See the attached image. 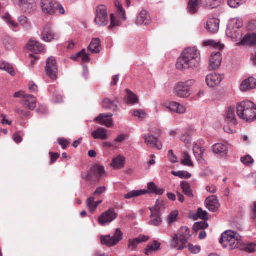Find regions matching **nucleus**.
Wrapping results in <instances>:
<instances>
[{"label": "nucleus", "instance_id": "nucleus-1", "mask_svg": "<svg viewBox=\"0 0 256 256\" xmlns=\"http://www.w3.org/2000/svg\"><path fill=\"white\" fill-rule=\"evenodd\" d=\"M200 62V51L195 48L184 49L177 60L176 64L178 70H183L193 69L198 66Z\"/></svg>", "mask_w": 256, "mask_h": 256}, {"label": "nucleus", "instance_id": "nucleus-21", "mask_svg": "<svg viewBox=\"0 0 256 256\" xmlns=\"http://www.w3.org/2000/svg\"><path fill=\"white\" fill-rule=\"evenodd\" d=\"M112 116V114H101L98 117L94 118V122H98L102 125H104L110 128L113 126L112 120V119H105L106 118H110Z\"/></svg>", "mask_w": 256, "mask_h": 256}, {"label": "nucleus", "instance_id": "nucleus-35", "mask_svg": "<svg viewBox=\"0 0 256 256\" xmlns=\"http://www.w3.org/2000/svg\"><path fill=\"white\" fill-rule=\"evenodd\" d=\"M123 232L122 230L119 228H116L114 234L112 236V238L113 241V244L116 245L120 241L122 240Z\"/></svg>", "mask_w": 256, "mask_h": 256}, {"label": "nucleus", "instance_id": "nucleus-24", "mask_svg": "<svg viewBox=\"0 0 256 256\" xmlns=\"http://www.w3.org/2000/svg\"><path fill=\"white\" fill-rule=\"evenodd\" d=\"M220 20L216 18H212L208 20L206 28L212 33H216L219 30Z\"/></svg>", "mask_w": 256, "mask_h": 256}, {"label": "nucleus", "instance_id": "nucleus-59", "mask_svg": "<svg viewBox=\"0 0 256 256\" xmlns=\"http://www.w3.org/2000/svg\"><path fill=\"white\" fill-rule=\"evenodd\" d=\"M168 157L170 162L172 163H176L178 162L177 156L174 154L172 150H170L168 152Z\"/></svg>", "mask_w": 256, "mask_h": 256}, {"label": "nucleus", "instance_id": "nucleus-32", "mask_svg": "<svg viewBox=\"0 0 256 256\" xmlns=\"http://www.w3.org/2000/svg\"><path fill=\"white\" fill-rule=\"evenodd\" d=\"M213 151L216 154L226 155L228 152V148L226 145L218 143L214 145Z\"/></svg>", "mask_w": 256, "mask_h": 256}, {"label": "nucleus", "instance_id": "nucleus-14", "mask_svg": "<svg viewBox=\"0 0 256 256\" xmlns=\"http://www.w3.org/2000/svg\"><path fill=\"white\" fill-rule=\"evenodd\" d=\"M142 138L144 139V142L148 146L156 148L158 150L162 149V145L157 137L152 134H149L148 136L144 134L142 136Z\"/></svg>", "mask_w": 256, "mask_h": 256}, {"label": "nucleus", "instance_id": "nucleus-38", "mask_svg": "<svg viewBox=\"0 0 256 256\" xmlns=\"http://www.w3.org/2000/svg\"><path fill=\"white\" fill-rule=\"evenodd\" d=\"M126 102L128 104H134L138 102V98L132 92L128 90H126Z\"/></svg>", "mask_w": 256, "mask_h": 256}, {"label": "nucleus", "instance_id": "nucleus-52", "mask_svg": "<svg viewBox=\"0 0 256 256\" xmlns=\"http://www.w3.org/2000/svg\"><path fill=\"white\" fill-rule=\"evenodd\" d=\"M246 2V0H228V4L232 8H237Z\"/></svg>", "mask_w": 256, "mask_h": 256}, {"label": "nucleus", "instance_id": "nucleus-46", "mask_svg": "<svg viewBox=\"0 0 256 256\" xmlns=\"http://www.w3.org/2000/svg\"><path fill=\"white\" fill-rule=\"evenodd\" d=\"M86 205L90 212H94L97 208V206L93 196H90L86 200Z\"/></svg>", "mask_w": 256, "mask_h": 256}, {"label": "nucleus", "instance_id": "nucleus-54", "mask_svg": "<svg viewBox=\"0 0 256 256\" xmlns=\"http://www.w3.org/2000/svg\"><path fill=\"white\" fill-rule=\"evenodd\" d=\"M133 114L140 120L144 119L146 116V112L142 110H136L133 111Z\"/></svg>", "mask_w": 256, "mask_h": 256}, {"label": "nucleus", "instance_id": "nucleus-31", "mask_svg": "<svg viewBox=\"0 0 256 256\" xmlns=\"http://www.w3.org/2000/svg\"><path fill=\"white\" fill-rule=\"evenodd\" d=\"M193 152L197 160L202 162L204 158V150L196 144L193 147Z\"/></svg>", "mask_w": 256, "mask_h": 256}, {"label": "nucleus", "instance_id": "nucleus-4", "mask_svg": "<svg viewBox=\"0 0 256 256\" xmlns=\"http://www.w3.org/2000/svg\"><path fill=\"white\" fill-rule=\"evenodd\" d=\"M105 173L104 166L97 164L92 166L88 172H82V177L86 181L93 184L99 182Z\"/></svg>", "mask_w": 256, "mask_h": 256}, {"label": "nucleus", "instance_id": "nucleus-60", "mask_svg": "<svg viewBox=\"0 0 256 256\" xmlns=\"http://www.w3.org/2000/svg\"><path fill=\"white\" fill-rule=\"evenodd\" d=\"M106 190V188L104 186L98 187L94 192L93 195L95 196H99L105 192Z\"/></svg>", "mask_w": 256, "mask_h": 256}, {"label": "nucleus", "instance_id": "nucleus-44", "mask_svg": "<svg viewBox=\"0 0 256 256\" xmlns=\"http://www.w3.org/2000/svg\"><path fill=\"white\" fill-rule=\"evenodd\" d=\"M2 18L11 28H16L18 26V24L12 20L10 14L6 13L4 16H2Z\"/></svg>", "mask_w": 256, "mask_h": 256}, {"label": "nucleus", "instance_id": "nucleus-37", "mask_svg": "<svg viewBox=\"0 0 256 256\" xmlns=\"http://www.w3.org/2000/svg\"><path fill=\"white\" fill-rule=\"evenodd\" d=\"M0 70H4L7 72L11 76L15 74L13 67L10 64L3 61H0Z\"/></svg>", "mask_w": 256, "mask_h": 256}, {"label": "nucleus", "instance_id": "nucleus-3", "mask_svg": "<svg viewBox=\"0 0 256 256\" xmlns=\"http://www.w3.org/2000/svg\"><path fill=\"white\" fill-rule=\"evenodd\" d=\"M220 243L224 248L234 250L240 248L242 244V240L241 236L236 232L227 230L222 234Z\"/></svg>", "mask_w": 256, "mask_h": 256}, {"label": "nucleus", "instance_id": "nucleus-10", "mask_svg": "<svg viewBox=\"0 0 256 256\" xmlns=\"http://www.w3.org/2000/svg\"><path fill=\"white\" fill-rule=\"evenodd\" d=\"M118 216V214L114 208H110L106 212H103L98 218L100 224L104 226L114 221Z\"/></svg>", "mask_w": 256, "mask_h": 256}, {"label": "nucleus", "instance_id": "nucleus-25", "mask_svg": "<svg viewBox=\"0 0 256 256\" xmlns=\"http://www.w3.org/2000/svg\"><path fill=\"white\" fill-rule=\"evenodd\" d=\"M86 50L83 49L75 55L71 56V59L74 61L82 62L83 63L89 62L90 58L89 55L86 54Z\"/></svg>", "mask_w": 256, "mask_h": 256}, {"label": "nucleus", "instance_id": "nucleus-40", "mask_svg": "<svg viewBox=\"0 0 256 256\" xmlns=\"http://www.w3.org/2000/svg\"><path fill=\"white\" fill-rule=\"evenodd\" d=\"M146 193L144 190H132L127 193L124 196L126 199H130L133 198L137 197L142 195H144Z\"/></svg>", "mask_w": 256, "mask_h": 256}, {"label": "nucleus", "instance_id": "nucleus-16", "mask_svg": "<svg viewBox=\"0 0 256 256\" xmlns=\"http://www.w3.org/2000/svg\"><path fill=\"white\" fill-rule=\"evenodd\" d=\"M26 48L29 51L38 54L45 51L44 46L39 42L34 40H30L26 44Z\"/></svg>", "mask_w": 256, "mask_h": 256}, {"label": "nucleus", "instance_id": "nucleus-26", "mask_svg": "<svg viewBox=\"0 0 256 256\" xmlns=\"http://www.w3.org/2000/svg\"><path fill=\"white\" fill-rule=\"evenodd\" d=\"M91 136L94 139L104 140L107 139V130L103 128H99L91 132Z\"/></svg>", "mask_w": 256, "mask_h": 256}, {"label": "nucleus", "instance_id": "nucleus-15", "mask_svg": "<svg viewBox=\"0 0 256 256\" xmlns=\"http://www.w3.org/2000/svg\"><path fill=\"white\" fill-rule=\"evenodd\" d=\"M151 22V18L148 12L146 10H140L136 16V23L138 26L148 25Z\"/></svg>", "mask_w": 256, "mask_h": 256}, {"label": "nucleus", "instance_id": "nucleus-8", "mask_svg": "<svg viewBox=\"0 0 256 256\" xmlns=\"http://www.w3.org/2000/svg\"><path fill=\"white\" fill-rule=\"evenodd\" d=\"M162 206L158 200L154 207L150 208L151 212L150 218L151 220L149 222V224L151 225L155 226H158L162 223V220L160 218V208Z\"/></svg>", "mask_w": 256, "mask_h": 256}, {"label": "nucleus", "instance_id": "nucleus-36", "mask_svg": "<svg viewBox=\"0 0 256 256\" xmlns=\"http://www.w3.org/2000/svg\"><path fill=\"white\" fill-rule=\"evenodd\" d=\"M181 188L184 194L188 198H192L194 194L189 184L186 182H182L180 184Z\"/></svg>", "mask_w": 256, "mask_h": 256}, {"label": "nucleus", "instance_id": "nucleus-45", "mask_svg": "<svg viewBox=\"0 0 256 256\" xmlns=\"http://www.w3.org/2000/svg\"><path fill=\"white\" fill-rule=\"evenodd\" d=\"M242 42L250 45H256V34H252L246 35Z\"/></svg>", "mask_w": 256, "mask_h": 256}, {"label": "nucleus", "instance_id": "nucleus-13", "mask_svg": "<svg viewBox=\"0 0 256 256\" xmlns=\"http://www.w3.org/2000/svg\"><path fill=\"white\" fill-rule=\"evenodd\" d=\"M223 78V75L214 72L208 74L206 76V80L208 86L214 88L220 85Z\"/></svg>", "mask_w": 256, "mask_h": 256}, {"label": "nucleus", "instance_id": "nucleus-41", "mask_svg": "<svg viewBox=\"0 0 256 256\" xmlns=\"http://www.w3.org/2000/svg\"><path fill=\"white\" fill-rule=\"evenodd\" d=\"M102 106L107 110H115L117 108V106L109 98H106L103 100Z\"/></svg>", "mask_w": 256, "mask_h": 256}, {"label": "nucleus", "instance_id": "nucleus-20", "mask_svg": "<svg viewBox=\"0 0 256 256\" xmlns=\"http://www.w3.org/2000/svg\"><path fill=\"white\" fill-rule=\"evenodd\" d=\"M41 6L44 13L50 15L54 14L55 6L53 0H42Z\"/></svg>", "mask_w": 256, "mask_h": 256}, {"label": "nucleus", "instance_id": "nucleus-63", "mask_svg": "<svg viewBox=\"0 0 256 256\" xmlns=\"http://www.w3.org/2000/svg\"><path fill=\"white\" fill-rule=\"evenodd\" d=\"M186 108L183 105L178 103V106H176V112L182 114H184L186 112Z\"/></svg>", "mask_w": 256, "mask_h": 256}, {"label": "nucleus", "instance_id": "nucleus-49", "mask_svg": "<svg viewBox=\"0 0 256 256\" xmlns=\"http://www.w3.org/2000/svg\"><path fill=\"white\" fill-rule=\"evenodd\" d=\"M172 174L176 176H178L180 178H185L188 179L190 178L192 176L191 174L186 171H172Z\"/></svg>", "mask_w": 256, "mask_h": 256}, {"label": "nucleus", "instance_id": "nucleus-30", "mask_svg": "<svg viewBox=\"0 0 256 256\" xmlns=\"http://www.w3.org/2000/svg\"><path fill=\"white\" fill-rule=\"evenodd\" d=\"M100 40L98 38H92L88 46V50L92 54L100 52Z\"/></svg>", "mask_w": 256, "mask_h": 256}, {"label": "nucleus", "instance_id": "nucleus-56", "mask_svg": "<svg viewBox=\"0 0 256 256\" xmlns=\"http://www.w3.org/2000/svg\"><path fill=\"white\" fill-rule=\"evenodd\" d=\"M241 162L246 165L250 166L253 164L254 160L251 156L247 155L241 158Z\"/></svg>", "mask_w": 256, "mask_h": 256}, {"label": "nucleus", "instance_id": "nucleus-9", "mask_svg": "<svg viewBox=\"0 0 256 256\" xmlns=\"http://www.w3.org/2000/svg\"><path fill=\"white\" fill-rule=\"evenodd\" d=\"M45 70L46 75L50 79L54 80L57 78L58 66L54 57L50 56L47 59Z\"/></svg>", "mask_w": 256, "mask_h": 256}, {"label": "nucleus", "instance_id": "nucleus-43", "mask_svg": "<svg viewBox=\"0 0 256 256\" xmlns=\"http://www.w3.org/2000/svg\"><path fill=\"white\" fill-rule=\"evenodd\" d=\"M100 242L102 244L106 245L108 247L114 246L112 238V236L110 234L106 236H100Z\"/></svg>", "mask_w": 256, "mask_h": 256}, {"label": "nucleus", "instance_id": "nucleus-2", "mask_svg": "<svg viewBox=\"0 0 256 256\" xmlns=\"http://www.w3.org/2000/svg\"><path fill=\"white\" fill-rule=\"evenodd\" d=\"M236 112L240 118L246 122H252L256 119V106L250 100L238 102Z\"/></svg>", "mask_w": 256, "mask_h": 256}, {"label": "nucleus", "instance_id": "nucleus-11", "mask_svg": "<svg viewBox=\"0 0 256 256\" xmlns=\"http://www.w3.org/2000/svg\"><path fill=\"white\" fill-rule=\"evenodd\" d=\"M40 37L42 40L50 42L52 40L57 39L58 35L53 32L52 24L48 23L42 30Z\"/></svg>", "mask_w": 256, "mask_h": 256}, {"label": "nucleus", "instance_id": "nucleus-17", "mask_svg": "<svg viewBox=\"0 0 256 256\" xmlns=\"http://www.w3.org/2000/svg\"><path fill=\"white\" fill-rule=\"evenodd\" d=\"M222 60V55L219 52L212 54L210 58L209 68L214 70L218 68L220 66Z\"/></svg>", "mask_w": 256, "mask_h": 256}, {"label": "nucleus", "instance_id": "nucleus-6", "mask_svg": "<svg viewBox=\"0 0 256 256\" xmlns=\"http://www.w3.org/2000/svg\"><path fill=\"white\" fill-rule=\"evenodd\" d=\"M194 83L193 80L179 82L175 88L176 96L180 98H188L190 95L191 87Z\"/></svg>", "mask_w": 256, "mask_h": 256}, {"label": "nucleus", "instance_id": "nucleus-61", "mask_svg": "<svg viewBox=\"0 0 256 256\" xmlns=\"http://www.w3.org/2000/svg\"><path fill=\"white\" fill-rule=\"evenodd\" d=\"M180 140L184 142L186 144H190L191 141V138L187 132L181 136Z\"/></svg>", "mask_w": 256, "mask_h": 256}, {"label": "nucleus", "instance_id": "nucleus-51", "mask_svg": "<svg viewBox=\"0 0 256 256\" xmlns=\"http://www.w3.org/2000/svg\"><path fill=\"white\" fill-rule=\"evenodd\" d=\"M120 22L114 14H110V24L108 26L109 30H112L114 27L120 26Z\"/></svg>", "mask_w": 256, "mask_h": 256}, {"label": "nucleus", "instance_id": "nucleus-53", "mask_svg": "<svg viewBox=\"0 0 256 256\" xmlns=\"http://www.w3.org/2000/svg\"><path fill=\"white\" fill-rule=\"evenodd\" d=\"M192 254H196L200 252L201 248L199 246H193L191 244H186V248Z\"/></svg>", "mask_w": 256, "mask_h": 256}, {"label": "nucleus", "instance_id": "nucleus-7", "mask_svg": "<svg viewBox=\"0 0 256 256\" xmlns=\"http://www.w3.org/2000/svg\"><path fill=\"white\" fill-rule=\"evenodd\" d=\"M94 21L100 26H106L108 24L107 10L104 6L100 5L96 7Z\"/></svg>", "mask_w": 256, "mask_h": 256}, {"label": "nucleus", "instance_id": "nucleus-57", "mask_svg": "<svg viewBox=\"0 0 256 256\" xmlns=\"http://www.w3.org/2000/svg\"><path fill=\"white\" fill-rule=\"evenodd\" d=\"M16 112L22 118L29 117L30 114L28 110H23L20 108H16Z\"/></svg>", "mask_w": 256, "mask_h": 256}, {"label": "nucleus", "instance_id": "nucleus-22", "mask_svg": "<svg viewBox=\"0 0 256 256\" xmlns=\"http://www.w3.org/2000/svg\"><path fill=\"white\" fill-rule=\"evenodd\" d=\"M149 239L146 236H140L134 239H130L128 241V248L131 251H134L137 248L138 245L142 242H145Z\"/></svg>", "mask_w": 256, "mask_h": 256}, {"label": "nucleus", "instance_id": "nucleus-12", "mask_svg": "<svg viewBox=\"0 0 256 256\" xmlns=\"http://www.w3.org/2000/svg\"><path fill=\"white\" fill-rule=\"evenodd\" d=\"M186 240L182 239L176 234L171 236L170 241V248L176 250H183L186 248Z\"/></svg>", "mask_w": 256, "mask_h": 256}, {"label": "nucleus", "instance_id": "nucleus-47", "mask_svg": "<svg viewBox=\"0 0 256 256\" xmlns=\"http://www.w3.org/2000/svg\"><path fill=\"white\" fill-rule=\"evenodd\" d=\"M208 226V224L205 221L196 222L193 226V230L197 232L200 230H203Z\"/></svg>", "mask_w": 256, "mask_h": 256}, {"label": "nucleus", "instance_id": "nucleus-29", "mask_svg": "<svg viewBox=\"0 0 256 256\" xmlns=\"http://www.w3.org/2000/svg\"><path fill=\"white\" fill-rule=\"evenodd\" d=\"M177 234L183 240L188 242V238L191 236L190 234V230L186 226L181 227L177 232Z\"/></svg>", "mask_w": 256, "mask_h": 256}, {"label": "nucleus", "instance_id": "nucleus-50", "mask_svg": "<svg viewBox=\"0 0 256 256\" xmlns=\"http://www.w3.org/2000/svg\"><path fill=\"white\" fill-rule=\"evenodd\" d=\"M227 118L228 120L233 124H236V116L234 114V110L233 108H230L227 111Z\"/></svg>", "mask_w": 256, "mask_h": 256}, {"label": "nucleus", "instance_id": "nucleus-48", "mask_svg": "<svg viewBox=\"0 0 256 256\" xmlns=\"http://www.w3.org/2000/svg\"><path fill=\"white\" fill-rule=\"evenodd\" d=\"M203 44L204 46H213L214 47L220 50H222L224 47V44H221L219 42H216L214 40H207L203 42Z\"/></svg>", "mask_w": 256, "mask_h": 256}, {"label": "nucleus", "instance_id": "nucleus-55", "mask_svg": "<svg viewBox=\"0 0 256 256\" xmlns=\"http://www.w3.org/2000/svg\"><path fill=\"white\" fill-rule=\"evenodd\" d=\"M178 216V210L172 211L168 216V222L170 224L176 220Z\"/></svg>", "mask_w": 256, "mask_h": 256}, {"label": "nucleus", "instance_id": "nucleus-23", "mask_svg": "<svg viewBox=\"0 0 256 256\" xmlns=\"http://www.w3.org/2000/svg\"><path fill=\"white\" fill-rule=\"evenodd\" d=\"M256 88V80L253 77H250L248 79L244 80L240 86L242 91L246 92Z\"/></svg>", "mask_w": 256, "mask_h": 256}, {"label": "nucleus", "instance_id": "nucleus-42", "mask_svg": "<svg viewBox=\"0 0 256 256\" xmlns=\"http://www.w3.org/2000/svg\"><path fill=\"white\" fill-rule=\"evenodd\" d=\"M182 158L181 163L184 166H192L193 162L191 160V157L190 154L186 152H184L182 153Z\"/></svg>", "mask_w": 256, "mask_h": 256}, {"label": "nucleus", "instance_id": "nucleus-33", "mask_svg": "<svg viewBox=\"0 0 256 256\" xmlns=\"http://www.w3.org/2000/svg\"><path fill=\"white\" fill-rule=\"evenodd\" d=\"M220 0H200L201 5L204 7L214 8L217 7Z\"/></svg>", "mask_w": 256, "mask_h": 256}, {"label": "nucleus", "instance_id": "nucleus-39", "mask_svg": "<svg viewBox=\"0 0 256 256\" xmlns=\"http://www.w3.org/2000/svg\"><path fill=\"white\" fill-rule=\"evenodd\" d=\"M18 20L19 24L25 28L29 29L32 26L31 22L28 20V18L24 16H20Z\"/></svg>", "mask_w": 256, "mask_h": 256}, {"label": "nucleus", "instance_id": "nucleus-62", "mask_svg": "<svg viewBox=\"0 0 256 256\" xmlns=\"http://www.w3.org/2000/svg\"><path fill=\"white\" fill-rule=\"evenodd\" d=\"M246 251L249 252H253L256 250V244L250 243L245 247Z\"/></svg>", "mask_w": 256, "mask_h": 256}, {"label": "nucleus", "instance_id": "nucleus-64", "mask_svg": "<svg viewBox=\"0 0 256 256\" xmlns=\"http://www.w3.org/2000/svg\"><path fill=\"white\" fill-rule=\"evenodd\" d=\"M248 28L250 30H256V20L250 21L248 24Z\"/></svg>", "mask_w": 256, "mask_h": 256}, {"label": "nucleus", "instance_id": "nucleus-27", "mask_svg": "<svg viewBox=\"0 0 256 256\" xmlns=\"http://www.w3.org/2000/svg\"><path fill=\"white\" fill-rule=\"evenodd\" d=\"M200 0H190L187 7L188 12L190 14L196 13L199 9Z\"/></svg>", "mask_w": 256, "mask_h": 256}, {"label": "nucleus", "instance_id": "nucleus-34", "mask_svg": "<svg viewBox=\"0 0 256 256\" xmlns=\"http://www.w3.org/2000/svg\"><path fill=\"white\" fill-rule=\"evenodd\" d=\"M160 243L157 240H154V244L148 246L147 248L145 250V254L149 255L152 252L158 251L160 249Z\"/></svg>", "mask_w": 256, "mask_h": 256}, {"label": "nucleus", "instance_id": "nucleus-5", "mask_svg": "<svg viewBox=\"0 0 256 256\" xmlns=\"http://www.w3.org/2000/svg\"><path fill=\"white\" fill-rule=\"evenodd\" d=\"M243 26L242 20L240 18H234L228 22L226 30V35L232 38L237 39L241 36L240 28Z\"/></svg>", "mask_w": 256, "mask_h": 256}, {"label": "nucleus", "instance_id": "nucleus-28", "mask_svg": "<svg viewBox=\"0 0 256 256\" xmlns=\"http://www.w3.org/2000/svg\"><path fill=\"white\" fill-rule=\"evenodd\" d=\"M125 162V158L120 155L112 160L110 166L114 169H119L124 166Z\"/></svg>", "mask_w": 256, "mask_h": 256}, {"label": "nucleus", "instance_id": "nucleus-19", "mask_svg": "<svg viewBox=\"0 0 256 256\" xmlns=\"http://www.w3.org/2000/svg\"><path fill=\"white\" fill-rule=\"evenodd\" d=\"M36 98L31 94L24 95L22 103L30 110H34L36 107Z\"/></svg>", "mask_w": 256, "mask_h": 256}, {"label": "nucleus", "instance_id": "nucleus-18", "mask_svg": "<svg viewBox=\"0 0 256 256\" xmlns=\"http://www.w3.org/2000/svg\"><path fill=\"white\" fill-rule=\"evenodd\" d=\"M205 202L208 210L212 212H216L220 207L218 198L214 195L207 198Z\"/></svg>", "mask_w": 256, "mask_h": 256}, {"label": "nucleus", "instance_id": "nucleus-58", "mask_svg": "<svg viewBox=\"0 0 256 256\" xmlns=\"http://www.w3.org/2000/svg\"><path fill=\"white\" fill-rule=\"evenodd\" d=\"M198 216L204 220H208V213L206 211H204L200 208H198L197 212Z\"/></svg>", "mask_w": 256, "mask_h": 256}]
</instances>
